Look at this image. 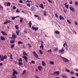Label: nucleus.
<instances>
[{
    "instance_id": "58",
    "label": "nucleus",
    "mask_w": 78,
    "mask_h": 78,
    "mask_svg": "<svg viewBox=\"0 0 78 78\" xmlns=\"http://www.w3.org/2000/svg\"><path fill=\"white\" fill-rule=\"evenodd\" d=\"M19 2H20V3H23V1H22V0H20L19 1Z\"/></svg>"
},
{
    "instance_id": "49",
    "label": "nucleus",
    "mask_w": 78,
    "mask_h": 78,
    "mask_svg": "<svg viewBox=\"0 0 78 78\" xmlns=\"http://www.w3.org/2000/svg\"><path fill=\"white\" fill-rule=\"evenodd\" d=\"M27 6H29V7H30V4H27Z\"/></svg>"
},
{
    "instance_id": "11",
    "label": "nucleus",
    "mask_w": 78,
    "mask_h": 78,
    "mask_svg": "<svg viewBox=\"0 0 78 78\" xmlns=\"http://www.w3.org/2000/svg\"><path fill=\"white\" fill-rule=\"evenodd\" d=\"M29 24L30 28H31V25H32V23H31V21L29 22Z\"/></svg>"
},
{
    "instance_id": "16",
    "label": "nucleus",
    "mask_w": 78,
    "mask_h": 78,
    "mask_svg": "<svg viewBox=\"0 0 78 78\" xmlns=\"http://www.w3.org/2000/svg\"><path fill=\"white\" fill-rule=\"evenodd\" d=\"M18 62H22L23 61V60H22V58H20L18 59Z\"/></svg>"
},
{
    "instance_id": "1",
    "label": "nucleus",
    "mask_w": 78,
    "mask_h": 78,
    "mask_svg": "<svg viewBox=\"0 0 78 78\" xmlns=\"http://www.w3.org/2000/svg\"><path fill=\"white\" fill-rule=\"evenodd\" d=\"M62 58V59L63 60V61L64 62H68L69 61V59L64 58V57H61Z\"/></svg>"
},
{
    "instance_id": "14",
    "label": "nucleus",
    "mask_w": 78,
    "mask_h": 78,
    "mask_svg": "<svg viewBox=\"0 0 78 78\" xmlns=\"http://www.w3.org/2000/svg\"><path fill=\"white\" fill-rule=\"evenodd\" d=\"M1 39L2 41H5V38L2 36L1 37Z\"/></svg>"
},
{
    "instance_id": "23",
    "label": "nucleus",
    "mask_w": 78,
    "mask_h": 78,
    "mask_svg": "<svg viewBox=\"0 0 78 78\" xmlns=\"http://www.w3.org/2000/svg\"><path fill=\"white\" fill-rule=\"evenodd\" d=\"M11 5V3H10L9 2H8L7 3V6H10V5Z\"/></svg>"
},
{
    "instance_id": "2",
    "label": "nucleus",
    "mask_w": 78,
    "mask_h": 78,
    "mask_svg": "<svg viewBox=\"0 0 78 78\" xmlns=\"http://www.w3.org/2000/svg\"><path fill=\"white\" fill-rule=\"evenodd\" d=\"M33 54L34 55L36 58H39V56H38V55H37V54L36 52V51H34L33 52Z\"/></svg>"
},
{
    "instance_id": "35",
    "label": "nucleus",
    "mask_w": 78,
    "mask_h": 78,
    "mask_svg": "<svg viewBox=\"0 0 78 78\" xmlns=\"http://www.w3.org/2000/svg\"><path fill=\"white\" fill-rule=\"evenodd\" d=\"M4 58H3V57H2L1 58V61H4Z\"/></svg>"
},
{
    "instance_id": "27",
    "label": "nucleus",
    "mask_w": 78,
    "mask_h": 78,
    "mask_svg": "<svg viewBox=\"0 0 78 78\" xmlns=\"http://www.w3.org/2000/svg\"><path fill=\"white\" fill-rule=\"evenodd\" d=\"M66 72L68 73H69V72H70V70L69 69H66Z\"/></svg>"
},
{
    "instance_id": "56",
    "label": "nucleus",
    "mask_w": 78,
    "mask_h": 78,
    "mask_svg": "<svg viewBox=\"0 0 78 78\" xmlns=\"http://www.w3.org/2000/svg\"><path fill=\"white\" fill-rule=\"evenodd\" d=\"M68 47H67H67H66V48H65L66 50H68Z\"/></svg>"
},
{
    "instance_id": "38",
    "label": "nucleus",
    "mask_w": 78,
    "mask_h": 78,
    "mask_svg": "<svg viewBox=\"0 0 78 78\" xmlns=\"http://www.w3.org/2000/svg\"><path fill=\"white\" fill-rule=\"evenodd\" d=\"M23 54L24 55H25L26 56H27V53H26V52H25V51L23 52Z\"/></svg>"
},
{
    "instance_id": "55",
    "label": "nucleus",
    "mask_w": 78,
    "mask_h": 78,
    "mask_svg": "<svg viewBox=\"0 0 78 78\" xmlns=\"http://www.w3.org/2000/svg\"><path fill=\"white\" fill-rule=\"evenodd\" d=\"M13 9H16V6H14L13 7Z\"/></svg>"
},
{
    "instance_id": "63",
    "label": "nucleus",
    "mask_w": 78,
    "mask_h": 78,
    "mask_svg": "<svg viewBox=\"0 0 78 78\" xmlns=\"http://www.w3.org/2000/svg\"><path fill=\"white\" fill-rule=\"evenodd\" d=\"M35 71H36V72H38V69H35Z\"/></svg>"
},
{
    "instance_id": "46",
    "label": "nucleus",
    "mask_w": 78,
    "mask_h": 78,
    "mask_svg": "<svg viewBox=\"0 0 78 78\" xmlns=\"http://www.w3.org/2000/svg\"><path fill=\"white\" fill-rule=\"evenodd\" d=\"M31 62L32 63V64H35V62L34 61H31Z\"/></svg>"
},
{
    "instance_id": "54",
    "label": "nucleus",
    "mask_w": 78,
    "mask_h": 78,
    "mask_svg": "<svg viewBox=\"0 0 78 78\" xmlns=\"http://www.w3.org/2000/svg\"><path fill=\"white\" fill-rule=\"evenodd\" d=\"M0 9H3V7L1 5H0Z\"/></svg>"
},
{
    "instance_id": "9",
    "label": "nucleus",
    "mask_w": 78,
    "mask_h": 78,
    "mask_svg": "<svg viewBox=\"0 0 78 78\" xmlns=\"http://www.w3.org/2000/svg\"><path fill=\"white\" fill-rule=\"evenodd\" d=\"M38 68L39 70V71H41V70H42V67L41 66H39L38 67Z\"/></svg>"
},
{
    "instance_id": "51",
    "label": "nucleus",
    "mask_w": 78,
    "mask_h": 78,
    "mask_svg": "<svg viewBox=\"0 0 78 78\" xmlns=\"http://www.w3.org/2000/svg\"><path fill=\"white\" fill-rule=\"evenodd\" d=\"M32 29L33 30H35V27L32 26Z\"/></svg>"
},
{
    "instance_id": "28",
    "label": "nucleus",
    "mask_w": 78,
    "mask_h": 78,
    "mask_svg": "<svg viewBox=\"0 0 78 78\" xmlns=\"http://www.w3.org/2000/svg\"><path fill=\"white\" fill-rule=\"evenodd\" d=\"M62 77L63 78H67V77L66 76L62 75Z\"/></svg>"
},
{
    "instance_id": "12",
    "label": "nucleus",
    "mask_w": 78,
    "mask_h": 78,
    "mask_svg": "<svg viewBox=\"0 0 78 78\" xmlns=\"http://www.w3.org/2000/svg\"><path fill=\"white\" fill-rule=\"evenodd\" d=\"M59 17L60 20H61L62 19V20H64V18L61 16H60Z\"/></svg>"
},
{
    "instance_id": "32",
    "label": "nucleus",
    "mask_w": 78,
    "mask_h": 78,
    "mask_svg": "<svg viewBox=\"0 0 78 78\" xmlns=\"http://www.w3.org/2000/svg\"><path fill=\"white\" fill-rule=\"evenodd\" d=\"M39 51H40V54H41V55H43V52H42V51L41 50H40Z\"/></svg>"
},
{
    "instance_id": "37",
    "label": "nucleus",
    "mask_w": 78,
    "mask_h": 78,
    "mask_svg": "<svg viewBox=\"0 0 78 78\" xmlns=\"http://www.w3.org/2000/svg\"><path fill=\"white\" fill-rule=\"evenodd\" d=\"M74 5H78V2H75V3L74 4Z\"/></svg>"
},
{
    "instance_id": "17",
    "label": "nucleus",
    "mask_w": 78,
    "mask_h": 78,
    "mask_svg": "<svg viewBox=\"0 0 78 78\" xmlns=\"http://www.w3.org/2000/svg\"><path fill=\"white\" fill-rule=\"evenodd\" d=\"M9 54H10V55L9 56V57L11 59H12L13 58H12V54H11V53H9Z\"/></svg>"
},
{
    "instance_id": "26",
    "label": "nucleus",
    "mask_w": 78,
    "mask_h": 78,
    "mask_svg": "<svg viewBox=\"0 0 78 78\" xmlns=\"http://www.w3.org/2000/svg\"><path fill=\"white\" fill-rule=\"evenodd\" d=\"M4 59H7V58H8V57L6 55H5L3 57Z\"/></svg>"
},
{
    "instance_id": "30",
    "label": "nucleus",
    "mask_w": 78,
    "mask_h": 78,
    "mask_svg": "<svg viewBox=\"0 0 78 78\" xmlns=\"http://www.w3.org/2000/svg\"><path fill=\"white\" fill-rule=\"evenodd\" d=\"M15 45V44H11V48H12L14 47Z\"/></svg>"
},
{
    "instance_id": "15",
    "label": "nucleus",
    "mask_w": 78,
    "mask_h": 78,
    "mask_svg": "<svg viewBox=\"0 0 78 78\" xmlns=\"http://www.w3.org/2000/svg\"><path fill=\"white\" fill-rule=\"evenodd\" d=\"M42 66H45L46 64L45 63V62H44L43 61H42Z\"/></svg>"
},
{
    "instance_id": "29",
    "label": "nucleus",
    "mask_w": 78,
    "mask_h": 78,
    "mask_svg": "<svg viewBox=\"0 0 78 78\" xmlns=\"http://www.w3.org/2000/svg\"><path fill=\"white\" fill-rule=\"evenodd\" d=\"M15 28L16 30H19V28H18V25H16L15 26Z\"/></svg>"
},
{
    "instance_id": "41",
    "label": "nucleus",
    "mask_w": 78,
    "mask_h": 78,
    "mask_svg": "<svg viewBox=\"0 0 78 78\" xmlns=\"http://www.w3.org/2000/svg\"><path fill=\"white\" fill-rule=\"evenodd\" d=\"M23 73L22 74V75H24L25 74V73H26V70H24L23 72Z\"/></svg>"
},
{
    "instance_id": "47",
    "label": "nucleus",
    "mask_w": 78,
    "mask_h": 78,
    "mask_svg": "<svg viewBox=\"0 0 78 78\" xmlns=\"http://www.w3.org/2000/svg\"><path fill=\"white\" fill-rule=\"evenodd\" d=\"M48 52H50V53H51V49H50L49 50H48Z\"/></svg>"
},
{
    "instance_id": "62",
    "label": "nucleus",
    "mask_w": 78,
    "mask_h": 78,
    "mask_svg": "<svg viewBox=\"0 0 78 78\" xmlns=\"http://www.w3.org/2000/svg\"><path fill=\"white\" fill-rule=\"evenodd\" d=\"M16 12H20V11L18 9H17L16 10Z\"/></svg>"
},
{
    "instance_id": "53",
    "label": "nucleus",
    "mask_w": 78,
    "mask_h": 78,
    "mask_svg": "<svg viewBox=\"0 0 78 78\" xmlns=\"http://www.w3.org/2000/svg\"><path fill=\"white\" fill-rule=\"evenodd\" d=\"M16 17H12V19L13 20H14L15 19H16Z\"/></svg>"
},
{
    "instance_id": "52",
    "label": "nucleus",
    "mask_w": 78,
    "mask_h": 78,
    "mask_svg": "<svg viewBox=\"0 0 78 78\" xmlns=\"http://www.w3.org/2000/svg\"><path fill=\"white\" fill-rule=\"evenodd\" d=\"M41 46L43 45L44 42H43L42 41H41Z\"/></svg>"
},
{
    "instance_id": "7",
    "label": "nucleus",
    "mask_w": 78,
    "mask_h": 78,
    "mask_svg": "<svg viewBox=\"0 0 78 78\" xmlns=\"http://www.w3.org/2000/svg\"><path fill=\"white\" fill-rule=\"evenodd\" d=\"M1 33L3 35H4V36H7V34L6 32L3 31H2Z\"/></svg>"
},
{
    "instance_id": "25",
    "label": "nucleus",
    "mask_w": 78,
    "mask_h": 78,
    "mask_svg": "<svg viewBox=\"0 0 78 78\" xmlns=\"http://www.w3.org/2000/svg\"><path fill=\"white\" fill-rule=\"evenodd\" d=\"M14 42H15V40H13L10 41V43H11V44H14Z\"/></svg>"
},
{
    "instance_id": "48",
    "label": "nucleus",
    "mask_w": 78,
    "mask_h": 78,
    "mask_svg": "<svg viewBox=\"0 0 78 78\" xmlns=\"http://www.w3.org/2000/svg\"><path fill=\"white\" fill-rule=\"evenodd\" d=\"M44 15L45 16H46V15H47V14H46V12L44 11Z\"/></svg>"
},
{
    "instance_id": "21",
    "label": "nucleus",
    "mask_w": 78,
    "mask_h": 78,
    "mask_svg": "<svg viewBox=\"0 0 78 78\" xmlns=\"http://www.w3.org/2000/svg\"><path fill=\"white\" fill-rule=\"evenodd\" d=\"M66 46H67V43H66V42H65V43L63 44V47H65L66 46Z\"/></svg>"
},
{
    "instance_id": "34",
    "label": "nucleus",
    "mask_w": 78,
    "mask_h": 78,
    "mask_svg": "<svg viewBox=\"0 0 78 78\" xmlns=\"http://www.w3.org/2000/svg\"><path fill=\"white\" fill-rule=\"evenodd\" d=\"M20 19L21 20H20V22H21V23L23 22V19H22V18H20Z\"/></svg>"
},
{
    "instance_id": "43",
    "label": "nucleus",
    "mask_w": 78,
    "mask_h": 78,
    "mask_svg": "<svg viewBox=\"0 0 78 78\" xmlns=\"http://www.w3.org/2000/svg\"><path fill=\"white\" fill-rule=\"evenodd\" d=\"M50 63L51 64H54V62L52 61H50Z\"/></svg>"
},
{
    "instance_id": "18",
    "label": "nucleus",
    "mask_w": 78,
    "mask_h": 78,
    "mask_svg": "<svg viewBox=\"0 0 78 78\" xmlns=\"http://www.w3.org/2000/svg\"><path fill=\"white\" fill-rule=\"evenodd\" d=\"M18 64L19 65V66H21L23 65V63L22 62H18Z\"/></svg>"
},
{
    "instance_id": "61",
    "label": "nucleus",
    "mask_w": 78,
    "mask_h": 78,
    "mask_svg": "<svg viewBox=\"0 0 78 78\" xmlns=\"http://www.w3.org/2000/svg\"><path fill=\"white\" fill-rule=\"evenodd\" d=\"M75 25H78V23H77V22H75Z\"/></svg>"
},
{
    "instance_id": "36",
    "label": "nucleus",
    "mask_w": 78,
    "mask_h": 78,
    "mask_svg": "<svg viewBox=\"0 0 78 78\" xmlns=\"http://www.w3.org/2000/svg\"><path fill=\"white\" fill-rule=\"evenodd\" d=\"M41 8H44V6L43 5V4H42L40 5Z\"/></svg>"
},
{
    "instance_id": "57",
    "label": "nucleus",
    "mask_w": 78,
    "mask_h": 78,
    "mask_svg": "<svg viewBox=\"0 0 78 78\" xmlns=\"http://www.w3.org/2000/svg\"><path fill=\"white\" fill-rule=\"evenodd\" d=\"M6 23H7V22L6 21L5 22H4V25H5V24H6Z\"/></svg>"
},
{
    "instance_id": "33",
    "label": "nucleus",
    "mask_w": 78,
    "mask_h": 78,
    "mask_svg": "<svg viewBox=\"0 0 78 78\" xmlns=\"http://www.w3.org/2000/svg\"><path fill=\"white\" fill-rule=\"evenodd\" d=\"M67 21L68 23H69V24H71V22H70V20H67Z\"/></svg>"
},
{
    "instance_id": "45",
    "label": "nucleus",
    "mask_w": 78,
    "mask_h": 78,
    "mask_svg": "<svg viewBox=\"0 0 78 78\" xmlns=\"http://www.w3.org/2000/svg\"><path fill=\"white\" fill-rule=\"evenodd\" d=\"M27 45H28V46H29V48H31V45H30V44H27Z\"/></svg>"
},
{
    "instance_id": "59",
    "label": "nucleus",
    "mask_w": 78,
    "mask_h": 78,
    "mask_svg": "<svg viewBox=\"0 0 78 78\" xmlns=\"http://www.w3.org/2000/svg\"><path fill=\"white\" fill-rule=\"evenodd\" d=\"M34 16H35V17H39V16L37 15H34Z\"/></svg>"
},
{
    "instance_id": "44",
    "label": "nucleus",
    "mask_w": 78,
    "mask_h": 78,
    "mask_svg": "<svg viewBox=\"0 0 78 78\" xmlns=\"http://www.w3.org/2000/svg\"><path fill=\"white\" fill-rule=\"evenodd\" d=\"M65 7L66 8H67V9L68 8H69V5H67L65 6Z\"/></svg>"
},
{
    "instance_id": "13",
    "label": "nucleus",
    "mask_w": 78,
    "mask_h": 78,
    "mask_svg": "<svg viewBox=\"0 0 78 78\" xmlns=\"http://www.w3.org/2000/svg\"><path fill=\"white\" fill-rule=\"evenodd\" d=\"M12 37L13 39H16V35L13 34V35L12 36V37H11V38L12 39Z\"/></svg>"
},
{
    "instance_id": "50",
    "label": "nucleus",
    "mask_w": 78,
    "mask_h": 78,
    "mask_svg": "<svg viewBox=\"0 0 78 78\" xmlns=\"http://www.w3.org/2000/svg\"><path fill=\"white\" fill-rule=\"evenodd\" d=\"M22 41H19L18 42V44H22Z\"/></svg>"
},
{
    "instance_id": "20",
    "label": "nucleus",
    "mask_w": 78,
    "mask_h": 78,
    "mask_svg": "<svg viewBox=\"0 0 78 78\" xmlns=\"http://www.w3.org/2000/svg\"><path fill=\"white\" fill-rule=\"evenodd\" d=\"M55 33L56 34H58L60 33V32L59 31H55Z\"/></svg>"
},
{
    "instance_id": "39",
    "label": "nucleus",
    "mask_w": 78,
    "mask_h": 78,
    "mask_svg": "<svg viewBox=\"0 0 78 78\" xmlns=\"http://www.w3.org/2000/svg\"><path fill=\"white\" fill-rule=\"evenodd\" d=\"M6 22H7V23H11V21L10 20H7Z\"/></svg>"
},
{
    "instance_id": "31",
    "label": "nucleus",
    "mask_w": 78,
    "mask_h": 78,
    "mask_svg": "<svg viewBox=\"0 0 78 78\" xmlns=\"http://www.w3.org/2000/svg\"><path fill=\"white\" fill-rule=\"evenodd\" d=\"M70 73L71 75H73V74H74V72H73V71H71L70 72Z\"/></svg>"
},
{
    "instance_id": "5",
    "label": "nucleus",
    "mask_w": 78,
    "mask_h": 78,
    "mask_svg": "<svg viewBox=\"0 0 78 78\" xmlns=\"http://www.w3.org/2000/svg\"><path fill=\"white\" fill-rule=\"evenodd\" d=\"M23 58L25 59L26 62H28V58H27V57L25 56H23Z\"/></svg>"
},
{
    "instance_id": "8",
    "label": "nucleus",
    "mask_w": 78,
    "mask_h": 78,
    "mask_svg": "<svg viewBox=\"0 0 78 78\" xmlns=\"http://www.w3.org/2000/svg\"><path fill=\"white\" fill-rule=\"evenodd\" d=\"M63 51H64V47L62 48L61 50L59 51V53H62V52H63Z\"/></svg>"
},
{
    "instance_id": "22",
    "label": "nucleus",
    "mask_w": 78,
    "mask_h": 78,
    "mask_svg": "<svg viewBox=\"0 0 78 78\" xmlns=\"http://www.w3.org/2000/svg\"><path fill=\"white\" fill-rule=\"evenodd\" d=\"M17 35H19V30H16V32Z\"/></svg>"
},
{
    "instance_id": "42",
    "label": "nucleus",
    "mask_w": 78,
    "mask_h": 78,
    "mask_svg": "<svg viewBox=\"0 0 78 78\" xmlns=\"http://www.w3.org/2000/svg\"><path fill=\"white\" fill-rule=\"evenodd\" d=\"M38 29H39V28L38 27H35L34 30H35V31H36V30H38Z\"/></svg>"
},
{
    "instance_id": "60",
    "label": "nucleus",
    "mask_w": 78,
    "mask_h": 78,
    "mask_svg": "<svg viewBox=\"0 0 78 78\" xmlns=\"http://www.w3.org/2000/svg\"><path fill=\"white\" fill-rule=\"evenodd\" d=\"M48 2H49V3H52V2L50 1V0H48Z\"/></svg>"
},
{
    "instance_id": "64",
    "label": "nucleus",
    "mask_w": 78,
    "mask_h": 78,
    "mask_svg": "<svg viewBox=\"0 0 78 78\" xmlns=\"http://www.w3.org/2000/svg\"><path fill=\"white\" fill-rule=\"evenodd\" d=\"M14 62L15 64H17V62H16V61H14Z\"/></svg>"
},
{
    "instance_id": "10",
    "label": "nucleus",
    "mask_w": 78,
    "mask_h": 78,
    "mask_svg": "<svg viewBox=\"0 0 78 78\" xmlns=\"http://www.w3.org/2000/svg\"><path fill=\"white\" fill-rule=\"evenodd\" d=\"M53 73L54 75H55V74H56V75H58L59 74V72L56 71V72L54 73Z\"/></svg>"
},
{
    "instance_id": "40",
    "label": "nucleus",
    "mask_w": 78,
    "mask_h": 78,
    "mask_svg": "<svg viewBox=\"0 0 78 78\" xmlns=\"http://www.w3.org/2000/svg\"><path fill=\"white\" fill-rule=\"evenodd\" d=\"M12 78H17V76L16 75L13 76Z\"/></svg>"
},
{
    "instance_id": "4",
    "label": "nucleus",
    "mask_w": 78,
    "mask_h": 78,
    "mask_svg": "<svg viewBox=\"0 0 78 78\" xmlns=\"http://www.w3.org/2000/svg\"><path fill=\"white\" fill-rule=\"evenodd\" d=\"M30 9L32 11H36V7L34 6H32L30 8Z\"/></svg>"
},
{
    "instance_id": "19",
    "label": "nucleus",
    "mask_w": 78,
    "mask_h": 78,
    "mask_svg": "<svg viewBox=\"0 0 78 78\" xmlns=\"http://www.w3.org/2000/svg\"><path fill=\"white\" fill-rule=\"evenodd\" d=\"M58 51V48H55L54 50V51Z\"/></svg>"
},
{
    "instance_id": "24",
    "label": "nucleus",
    "mask_w": 78,
    "mask_h": 78,
    "mask_svg": "<svg viewBox=\"0 0 78 78\" xmlns=\"http://www.w3.org/2000/svg\"><path fill=\"white\" fill-rule=\"evenodd\" d=\"M40 48H42V50H44V45L40 46Z\"/></svg>"
},
{
    "instance_id": "6",
    "label": "nucleus",
    "mask_w": 78,
    "mask_h": 78,
    "mask_svg": "<svg viewBox=\"0 0 78 78\" xmlns=\"http://www.w3.org/2000/svg\"><path fill=\"white\" fill-rule=\"evenodd\" d=\"M69 9L70 11H71L73 12H74L75 11V9L73 7H69Z\"/></svg>"
},
{
    "instance_id": "3",
    "label": "nucleus",
    "mask_w": 78,
    "mask_h": 78,
    "mask_svg": "<svg viewBox=\"0 0 78 78\" xmlns=\"http://www.w3.org/2000/svg\"><path fill=\"white\" fill-rule=\"evenodd\" d=\"M13 73H12V76H14V75H18V73L17 72V71H15L14 69H13Z\"/></svg>"
}]
</instances>
